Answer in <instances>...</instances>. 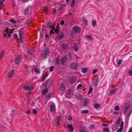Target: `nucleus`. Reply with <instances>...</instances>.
<instances>
[{
	"label": "nucleus",
	"instance_id": "13d9d810",
	"mask_svg": "<svg viewBox=\"0 0 132 132\" xmlns=\"http://www.w3.org/2000/svg\"><path fill=\"white\" fill-rule=\"evenodd\" d=\"M47 29V27L46 26H44L42 28V31H43L44 30H46Z\"/></svg>",
	"mask_w": 132,
	"mask_h": 132
},
{
	"label": "nucleus",
	"instance_id": "1a4fd4ad",
	"mask_svg": "<svg viewBox=\"0 0 132 132\" xmlns=\"http://www.w3.org/2000/svg\"><path fill=\"white\" fill-rule=\"evenodd\" d=\"M67 59V58L65 56L64 57L61 58V63L62 65H65V63L66 62Z\"/></svg>",
	"mask_w": 132,
	"mask_h": 132
},
{
	"label": "nucleus",
	"instance_id": "b1692460",
	"mask_svg": "<svg viewBox=\"0 0 132 132\" xmlns=\"http://www.w3.org/2000/svg\"><path fill=\"white\" fill-rule=\"evenodd\" d=\"M6 24V22L1 20L0 21V26H1V27H4V25H5Z\"/></svg>",
	"mask_w": 132,
	"mask_h": 132
},
{
	"label": "nucleus",
	"instance_id": "20e7f679",
	"mask_svg": "<svg viewBox=\"0 0 132 132\" xmlns=\"http://www.w3.org/2000/svg\"><path fill=\"white\" fill-rule=\"evenodd\" d=\"M79 67L78 64L76 63H72L70 65V68L73 69L77 70Z\"/></svg>",
	"mask_w": 132,
	"mask_h": 132
},
{
	"label": "nucleus",
	"instance_id": "c85d7f7f",
	"mask_svg": "<svg viewBox=\"0 0 132 132\" xmlns=\"http://www.w3.org/2000/svg\"><path fill=\"white\" fill-rule=\"evenodd\" d=\"M55 31L56 34H58L60 32V29L59 28H57L55 30Z\"/></svg>",
	"mask_w": 132,
	"mask_h": 132
},
{
	"label": "nucleus",
	"instance_id": "a18cd8bd",
	"mask_svg": "<svg viewBox=\"0 0 132 132\" xmlns=\"http://www.w3.org/2000/svg\"><path fill=\"white\" fill-rule=\"evenodd\" d=\"M123 129V128L120 127V128H119L117 130V132H121Z\"/></svg>",
	"mask_w": 132,
	"mask_h": 132
},
{
	"label": "nucleus",
	"instance_id": "f8f14e48",
	"mask_svg": "<svg viewBox=\"0 0 132 132\" xmlns=\"http://www.w3.org/2000/svg\"><path fill=\"white\" fill-rule=\"evenodd\" d=\"M75 95L76 98L78 100H81V98L82 97V96L81 95V94L77 92L75 93Z\"/></svg>",
	"mask_w": 132,
	"mask_h": 132
},
{
	"label": "nucleus",
	"instance_id": "338daca9",
	"mask_svg": "<svg viewBox=\"0 0 132 132\" xmlns=\"http://www.w3.org/2000/svg\"><path fill=\"white\" fill-rule=\"evenodd\" d=\"M14 39H17L18 38V36L16 34H15L14 35Z\"/></svg>",
	"mask_w": 132,
	"mask_h": 132
},
{
	"label": "nucleus",
	"instance_id": "052dcab7",
	"mask_svg": "<svg viewBox=\"0 0 132 132\" xmlns=\"http://www.w3.org/2000/svg\"><path fill=\"white\" fill-rule=\"evenodd\" d=\"M82 84H79L77 86V89H78L79 88H80V87H82Z\"/></svg>",
	"mask_w": 132,
	"mask_h": 132
},
{
	"label": "nucleus",
	"instance_id": "c03bdc74",
	"mask_svg": "<svg viewBox=\"0 0 132 132\" xmlns=\"http://www.w3.org/2000/svg\"><path fill=\"white\" fill-rule=\"evenodd\" d=\"M93 89L92 87H90L89 88V90L88 92V93L89 94H90L92 93V92Z\"/></svg>",
	"mask_w": 132,
	"mask_h": 132
},
{
	"label": "nucleus",
	"instance_id": "a19ab883",
	"mask_svg": "<svg viewBox=\"0 0 132 132\" xmlns=\"http://www.w3.org/2000/svg\"><path fill=\"white\" fill-rule=\"evenodd\" d=\"M4 129V127L0 124V131L2 132Z\"/></svg>",
	"mask_w": 132,
	"mask_h": 132
},
{
	"label": "nucleus",
	"instance_id": "c756f323",
	"mask_svg": "<svg viewBox=\"0 0 132 132\" xmlns=\"http://www.w3.org/2000/svg\"><path fill=\"white\" fill-rule=\"evenodd\" d=\"M52 95V94L51 93L49 94L48 95L46 96L45 97L46 99L47 100H48L51 97Z\"/></svg>",
	"mask_w": 132,
	"mask_h": 132
},
{
	"label": "nucleus",
	"instance_id": "39448f33",
	"mask_svg": "<svg viewBox=\"0 0 132 132\" xmlns=\"http://www.w3.org/2000/svg\"><path fill=\"white\" fill-rule=\"evenodd\" d=\"M65 96V97L67 98H70L72 96V94H71V90L70 89L68 90L66 93Z\"/></svg>",
	"mask_w": 132,
	"mask_h": 132
},
{
	"label": "nucleus",
	"instance_id": "6ab92c4d",
	"mask_svg": "<svg viewBox=\"0 0 132 132\" xmlns=\"http://www.w3.org/2000/svg\"><path fill=\"white\" fill-rule=\"evenodd\" d=\"M50 109L51 112H53L55 110V106L54 104H52L50 106Z\"/></svg>",
	"mask_w": 132,
	"mask_h": 132
},
{
	"label": "nucleus",
	"instance_id": "79ce46f5",
	"mask_svg": "<svg viewBox=\"0 0 132 132\" xmlns=\"http://www.w3.org/2000/svg\"><path fill=\"white\" fill-rule=\"evenodd\" d=\"M65 6V4H62L60 7L59 10L60 11H61L63 9V8H64Z\"/></svg>",
	"mask_w": 132,
	"mask_h": 132
},
{
	"label": "nucleus",
	"instance_id": "69168bd1",
	"mask_svg": "<svg viewBox=\"0 0 132 132\" xmlns=\"http://www.w3.org/2000/svg\"><path fill=\"white\" fill-rule=\"evenodd\" d=\"M124 124V122L123 121H122L121 122V125H120V127H121L123 128V126Z\"/></svg>",
	"mask_w": 132,
	"mask_h": 132
},
{
	"label": "nucleus",
	"instance_id": "37998d69",
	"mask_svg": "<svg viewBox=\"0 0 132 132\" xmlns=\"http://www.w3.org/2000/svg\"><path fill=\"white\" fill-rule=\"evenodd\" d=\"M33 113L34 114H36L37 113V111L36 109H34L33 110Z\"/></svg>",
	"mask_w": 132,
	"mask_h": 132
},
{
	"label": "nucleus",
	"instance_id": "e433bc0d",
	"mask_svg": "<svg viewBox=\"0 0 132 132\" xmlns=\"http://www.w3.org/2000/svg\"><path fill=\"white\" fill-rule=\"evenodd\" d=\"M86 37L90 40H93L92 36L91 35L89 36L87 35L86 36Z\"/></svg>",
	"mask_w": 132,
	"mask_h": 132
},
{
	"label": "nucleus",
	"instance_id": "473e14b6",
	"mask_svg": "<svg viewBox=\"0 0 132 132\" xmlns=\"http://www.w3.org/2000/svg\"><path fill=\"white\" fill-rule=\"evenodd\" d=\"M9 21L12 24H15L16 22L15 21L12 19H10Z\"/></svg>",
	"mask_w": 132,
	"mask_h": 132
},
{
	"label": "nucleus",
	"instance_id": "f03ea898",
	"mask_svg": "<svg viewBox=\"0 0 132 132\" xmlns=\"http://www.w3.org/2000/svg\"><path fill=\"white\" fill-rule=\"evenodd\" d=\"M80 29L77 26H74L72 28L71 32L73 33L78 34L81 31Z\"/></svg>",
	"mask_w": 132,
	"mask_h": 132
},
{
	"label": "nucleus",
	"instance_id": "5701e85b",
	"mask_svg": "<svg viewBox=\"0 0 132 132\" xmlns=\"http://www.w3.org/2000/svg\"><path fill=\"white\" fill-rule=\"evenodd\" d=\"M5 51L4 50H3L0 54V60H1L4 55Z\"/></svg>",
	"mask_w": 132,
	"mask_h": 132
},
{
	"label": "nucleus",
	"instance_id": "a211bd4d",
	"mask_svg": "<svg viewBox=\"0 0 132 132\" xmlns=\"http://www.w3.org/2000/svg\"><path fill=\"white\" fill-rule=\"evenodd\" d=\"M42 94L43 95H45L48 92V88L43 89L42 90Z\"/></svg>",
	"mask_w": 132,
	"mask_h": 132
},
{
	"label": "nucleus",
	"instance_id": "4468645a",
	"mask_svg": "<svg viewBox=\"0 0 132 132\" xmlns=\"http://www.w3.org/2000/svg\"><path fill=\"white\" fill-rule=\"evenodd\" d=\"M99 80L98 78H96L95 79V80L93 81V84L94 86L96 87L97 84L99 82Z\"/></svg>",
	"mask_w": 132,
	"mask_h": 132
},
{
	"label": "nucleus",
	"instance_id": "49530a36",
	"mask_svg": "<svg viewBox=\"0 0 132 132\" xmlns=\"http://www.w3.org/2000/svg\"><path fill=\"white\" fill-rule=\"evenodd\" d=\"M96 21L95 20H94L92 22V25L93 26H95L96 24Z\"/></svg>",
	"mask_w": 132,
	"mask_h": 132
},
{
	"label": "nucleus",
	"instance_id": "423d86ee",
	"mask_svg": "<svg viewBox=\"0 0 132 132\" xmlns=\"http://www.w3.org/2000/svg\"><path fill=\"white\" fill-rule=\"evenodd\" d=\"M22 58L21 55H19L15 59V63L17 65L19 64L20 62V60Z\"/></svg>",
	"mask_w": 132,
	"mask_h": 132
},
{
	"label": "nucleus",
	"instance_id": "72a5a7b5",
	"mask_svg": "<svg viewBox=\"0 0 132 132\" xmlns=\"http://www.w3.org/2000/svg\"><path fill=\"white\" fill-rule=\"evenodd\" d=\"M120 118H119L118 120L116 122L115 124L118 126L119 124L120 123Z\"/></svg>",
	"mask_w": 132,
	"mask_h": 132
},
{
	"label": "nucleus",
	"instance_id": "ddd939ff",
	"mask_svg": "<svg viewBox=\"0 0 132 132\" xmlns=\"http://www.w3.org/2000/svg\"><path fill=\"white\" fill-rule=\"evenodd\" d=\"M130 107V105L129 104H125L124 107V111L125 113H126L127 110Z\"/></svg>",
	"mask_w": 132,
	"mask_h": 132
},
{
	"label": "nucleus",
	"instance_id": "680f3d73",
	"mask_svg": "<svg viewBox=\"0 0 132 132\" xmlns=\"http://www.w3.org/2000/svg\"><path fill=\"white\" fill-rule=\"evenodd\" d=\"M46 78V77H45L44 76L43 77H42L41 81H44L45 80Z\"/></svg>",
	"mask_w": 132,
	"mask_h": 132
},
{
	"label": "nucleus",
	"instance_id": "09e8293b",
	"mask_svg": "<svg viewBox=\"0 0 132 132\" xmlns=\"http://www.w3.org/2000/svg\"><path fill=\"white\" fill-rule=\"evenodd\" d=\"M109 131V130L107 128H104L103 130L104 132H108Z\"/></svg>",
	"mask_w": 132,
	"mask_h": 132
},
{
	"label": "nucleus",
	"instance_id": "412c9836",
	"mask_svg": "<svg viewBox=\"0 0 132 132\" xmlns=\"http://www.w3.org/2000/svg\"><path fill=\"white\" fill-rule=\"evenodd\" d=\"M77 78L76 77H72L71 78V80L70 81V83L72 84L74 82L76 81Z\"/></svg>",
	"mask_w": 132,
	"mask_h": 132
},
{
	"label": "nucleus",
	"instance_id": "7c9ffc66",
	"mask_svg": "<svg viewBox=\"0 0 132 132\" xmlns=\"http://www.w3.org/2000/svg\"><path fill=\"white\" fill-rule=\"evenodd\" d=\"M60 64V60L58 57H57L56 58V64L59 65Z\"/></svg>",
	"mask_w": 132,
	"mask_h": 132
},
{
	"label": "nucleus",
	"instance_id": "bf43d9fd",
	"mask_svg": "<svg viewBox=\"0 0 132 132\" xmlns=\"http://www.w3.org/2000/svg\"><path fill=\"white\" fill-rule=\"evenodd\" d=\"M121 63V60H119L117 62L118 65H119Z\"/></svg>",
	"mask_w": 132,
	"mask_h": 132
},
{
	"label": "nucleus",
	"instance_id": "7ed1b4c3",
	"mask_svg": "<svg viewBox=\"0 0 132 132\" xmlns=\"http://www.w3.org/2000/svg\"><path fill=\"white\" fill-rule=\"evenodd\" d=\"M52 82L53 81L51 80V78H49L46 81L45 87H47L48 88L50 85L51 86L52 85Z\"/></svg>",
	"mask_w": 132,
	"mask_h": 132
},
{
	"label": "nucleus",
	"instance_id": "9d476101",
	"mask_svg": "<svg viewBox=\"0 0 132 132\" xmlns=\"http://www.w3.org/2000/svg\"><path fill=\"white\" fill-rule=\"evenodd\" d=\"M67 126L69 129V132H73L74 130V128L72 127V124H67Z\"/></svg>",
	"mask_w": 132,
	"mask_h": 132
},
{
	"label": "nucleus",
	"instance_id": "8fccbe9b",
	"mask_svg": "<svg viewBox=\"0 0 132 132\" xmlns=\"http://www.w3.org/2000/svg\"><path fill=\"white\" fill-rule=\"evenodd\" d=\"M98 70L97 69H95L94 70H93L92 72V74H94Z\"/></svg>",
	"mask_w": 132,
	"mask_h": 132
},
{
	"label": "nucleus",
	"instance_id": "de8ad7c7",
	"mask_svg": "<svg viewBox=\"0 0 132 132\" xmlns=\"http://www.w3.org/2000/svg\"><path fill=\"white\" fill-rule=\"evenodd\" d=\"M3 4V1L2 0H0V9H1V7Z\"/></svg>",
	"mask_w": 132,
	"mask_h": 132
},
{
	"label": "nucleus",
	"instance_id": "58836bf2",
	"mask_svg": "<svg viewBox=\"0 0 132 132\" xmlns=\"http://www.w3.org/2000/svg\"><path fill=\"white\" fill-rule=\"evenodd\" d=\"M89 112V111L87 110H82L81 111L82 114L87 113Z\"/></svg>",
	"mask_w": 132,
	"mask_h": 132
},
{
	"label": "nucleus",
	"instance_id": "4c0bfd02",
	"mask_svg": "<svg viewBox=\"0 0 132 132\" xmlns=\"http://www.w3.org/2000/svg\"><path fill=\"white\" fill-rule=\"evenodd\" d=\"M24 88L26 90H30L31 88L28 86H26L24 87Z\"/></svg>",
	"mask_w": 132,
	"mask_h": 132
},
{
	"label": "nucleus",
	"instance_id": "2f4dec72",
	"mask_svg": "<svg viewBox=\"0 0 132 132\" xmlns=\"http://www.w3.org/2000/svg\"><path fill=\"white\" fill-rule=\"evenodd\" d=\"M87 70V68H82V71L84 73H85L86 72Z\"/></svg>",
	"mask_w": 132,
	"mask_h": 132
},
{
	"label": "nucleus",
	"instance_id": "6e6552de",
	"mask_svg": "<svg viewBox=\"0 0 132 132\" xmlns=\"http://www.w3.org/2000/svg\"><path fill=\"white\" fill-rule=\"evenodd\" d=\"M64 36L63 33L62 32L59 34L57 35L56 38L57 39L60 40L63 38Z\"/></svg>",
	"mask_w": 132,
	"mask_h": 132
},
{
	"label": "nucleus",
	"instance_id": "603ef678",
	"mask_svg": "<svg viewBox=\"0 0 132 132\" xmlns=\"http://www.w3.org/2000/svg\"><path fill=\"white\" fill-rule=\"evenodd\" d=\"M25 113L27 114H29L31 113V111L30 110H27Z\"/></svg>",
	"mask_w": 132,
	"mask_h": 132
},
{
	"label": "nucleus",
	"instance_id": "0eeeda50",
	"mask_svg": "<svg viewBox=\"0 0 132 132\" xmlns=\"http://www.w3.org/2000/svg\"><path fill=\"white\" fill-rule=\"evenodd\" d=\"M15 73V71L14 70H11L9 72L8 75V77L9 78H11L14 76Z\"/></svg>",
	"mask_w": 132,
	"mask_h": 132
},
{
	"label": "nucleus",
	"instance_id": "cd10ccee",
	"mask_svg": "<svg viewBox=\"0 0 132 132\" xmlns=\"http://www.w3.org/2000/svg\"><path fill=\"white\" fill-rule=\"evenodd\" d=\"M34 70L36 73H40V70L37 68H35L34 69Z\"/></svg>",
	"mask_w": 132,
	"mask_h": 132
},
{
	"label": "nucleus",
	"instance_id": "aec40b11",
	"mask_svg": "<svg viewBox=\"0 0 132 132\" xmlns=\"http://www.w3.org/2000/svg\"><path fill=\"white\" fill-rule=\"evenodd\" d=\"M73 49L76 52H77L78 51V45L76 44H74L73 47Z\"/></svg>",
	"mask_w": 132,
	"mask_h": 132
},
{
	"label": "nucleus",
	"instance_id": "4be33fe9",
	"mask_svg": "<svg viewBox=\"0 0 132 132\" xmlns=\"http://www.w3.org/2000/svg\"><path fill=\"white\" fill-rule=\"evenodd\" d=\"M34 53V50H33L29 49L28 51V54L29 56L32 55Z\"/></svg>",
	"mask_w": 132,
	"mask_h": 132
},
{
	"label": "nucleus",
	"instance_id": "f257e3e1",
	"mask_svg": "<svg viewBox=\"0 0 132 132\" xmlns=\"http://www.w3.org/2000/svg\"><path fill=\"white\" fill-rule=\"evenodd\" d=\"M50 52L49 48H47L46 49L43 50L42 52V55L44 59L47 58Z\"/></svg>",
	"mask_w": 132,
	"mask_h": 132
},
{
	"label": "nucleus",
	"instance_id": "a878e982",
	"mask_svg": "<svg viewBox=\"0 0 132 132\" xmlns=\"http://www.w3.org/2000/svg\"><path fill=\"white\" fill-rule=\"evenodd\" d=\"M94 106L95 108L96 109H98L100 107V105L97 103H95L94 104Z\"/></svg>",
	"mask_w": 132,
	"mask_h": 132
},
{
	"label": "nucleus",
	"instance_id": "864d4df0",
	"mask_svg": "<svg viewBox=\"0 0 132 132\" xmlns=\"http://www.w3.org/2000/svg\"><path fill=\"white\" fill-rule=\"evenodd\" d=\"M90 129H92L95 128V126L94 125H92L90 126Z\"/></svg>",
	"mask_w": 132,
	"mask_h": 132
},
{
	"label": "nucleus",
	"instance_id": "bb28decb",
	"mask_svg": "<svg viewBox=\"0 0 132 132\" xmlns=\"http://www.w3.org/2000/svg\"><path fill=\"white\" fill-rule=\"evenodd\" d=\"M116 88H115L111 89L110 92V94L111 95L112 94H114L116 91Z\"/></svg>",
	"mask_w": 132,
	"mask_h": 132
},
{
	"label": "nucleus",
	"instance_id": "9b49d317",
	"mask_svg": "<svg viewBox=\"0 0 132 132\" xmlns=\"http://www.w3.org/2000/svg\"><path fill=\"white\" fill-rule=\"evenodd\" d=\"M31 10V8L30 7H27L24 10V14L25 15L28 14L30 12Z\"/></svg>",
	"mask_w": 132,
	"mask_h": 132
},
{
	"label": "nucleus",
	"instance_id": "393cba45",
	"mask_svg": "<svg viewBox=\"0 0 132 132\" xmlns=\"http://www.w3.org/2000/svg\"><path fill=\"white\" fill-rule=\"evenodd\" d=\"M13 31H9L7 30V35L8 37L10 38L11 37L10 34L13 33Z\"/></svg>",
	"mask_w": 132,
	"mask_h": 132
},
{
	"label": "nucleus",
	"instance_id": "4d7b16f0",
	"mask_svg": "<svg viewBox=\"0 0 132 132\" xmlns=\"http://www.w3.org/2000/svg\"><path fill=\"white\" fill-rule=\"evenodd\" d=\"M67 119L69 120H71L72 119V117L70 116H68L67 117Z\"/></svg>",
	"mask_w": 132,
	"mask_h": 132
},
{
	"label": "nucleus",
	"instance_id": "ea45409f",
	"mask_svg": "<svg viewBox=\"0 0 132 132\" xmlns=\"http://www.w3.org/2000/svg\"><path fill=\"white\" fill-rule=\"evenodd\" d=\"M19 37L20 39L22 40L23 38V34H19Z\"/></svg>",
	"mask_w": 132,
	"mask_h": 132
},
{
	"label": "nucleus",
	"instance_id": "dca6fc26",
	"mask_svg": "<svg viewBox=\"0 0 132 132\" xmlns=\"http://www.w3.org/2000/svg\"><path fill=\"white\" fill-rule=\"evenodd\" d=\"M68 47V45L67 44L63 43L62 45L61 49L62 50H65L67 49Z\"/></svg>",
	"mask_w": 132,
	"mask_h": 132
},
{
	"label": "nucleus",
	"instance_id": "2eb2a0df",
	"mask_svg": "<svg viewBox=\"0 0 132 132\" xmlns=\"http://www.w3.org/2000/svg\"><path fill=\"white\" fill-rule=\"evenodd\" d=\"M89 100L87 98H85L82 104V105L85 106H86L87 105L88 103Z\"/></svg>",
	"mask_w": 132,
	"mask_h": 132
},
{
	"label": "nucleus",
	"instance_id": "f704fd0d",
	"mask_svg": "<svg viewBox=\"0 0 132 132\" xmlns=\"http://www.w3.org/2000/svg\"><path fill=\"white\" fill-rule=\"evenodd\" d=\"M23 28H21L19 31V34H23Z\"/></svg>",
	"mask_w": 132,
	"mask_h": 132
},
{
	"label": "nucleus",
	"instance_id": "6e6d98bb",
	"mask_svg": "<svg viewBox=\"0 0 132 132\" xmlns=\"http://www.w3.org/2000/svg\"><path fill=\"white\" fill-rule=\"evenodd\" d=\"M119 108L118 106L117 105L116 106L115 108H114V110H119Z\"/></svg>",
	"mask_w": 132,
	"mask_h": 132
},
{
	"label": "nucleus",
	"instance_id": "c9c22d12",
	"mask_svg": "<svg viewBox=\"0 0 132 132\" xmlns=\"http://www.w3.org/2000/svg\"><path fill=\"white\" fill-rule=\"evenodd\" d=\"M75 0H72L71 3V7H73L74 6L75 3Z\"/></svg>",
	"mask_w": 132,
	"mask_h": 132
},
{
	"label": "nucleus",
	"instance_id": "5fc2aeb1",
	"mask_svg": "<svg viewBox=\"0 0 132 132\" xmlns=\"http://www.w3.org/2000/svg\"><path fill=\"white\" fill-rule=\"evenodd\" d=\"M54 68V66H51L50 68V71L51 72H52L53 71V69Z\"/></svg>",
	"mask_w": 132,
	"mask_h": 132
},
{
	"label": "nucleus",
	"instance_id": "3c124183",
	"mask_svg": "<svg viewBox=\"0 0 132 132\" xmlns=\"http://www.w3.org/2000/svg\"><path fill=\"white\" fill-rule=\"evenodd\" d=\"M60 88L61 90H63L64 89V85L62 84L61 85Z\"/></svg>",
	"mask_w": 132,
	"mask_h": 132
},
{
	"label": "nucleus",
	"instance_id": "f3484780",
	"mask_svg": "<svg viewBox=\"0 0 132 132\" xmlns=\"http://www.w3.org/2000/svg\"><path fill=\"white\" fill-rule=\"evenodd\" d=\"M54 23H48L47 24V26L50 28L52 29L53 27L54 29H55L54 27Z\"/></svg>",
	"mask_w": 132,
	"mask_h": 132
},
{
	"label": "nucleus",
	"instance_id": "774afa93",
	"mask_svg": "<svg viewBox=\"0 0 132 132\" xmlns=\"http://www.w3.org/2000/svg\"><path fill=\"white\" fill-rule=\"evenodd\" d=\"M129 74L131 76H132V70H130L129 71Z\"/></svg>",
	"mask_w": 132,
	"mask_h": 132
},
{
	"label": "nucleus",
	"instance_id": "e2e57ef3",
	"mask_svg": "<svg viewBox=\"0 0 132 132\" xmlns=\"http://www.w3.org/2000/svg\"><path fill=\"white\" fill-rule=\"evenodd\" d=\"M57 121H60L61 120V118L60 116H58L57 118Z\"/></svg>",
	"mask_w": 132,
	"mask_h": 132
},
{
	"label": "nucleus",
	"instance_id": "0e129e2a",
	"mask_svg": "<svg viewBox=\"0 0 132 132\" xmlns=\"http://www.w3.org/2000/svg\"><path fill=\"white\" fill-rule=\"evenodd\" d=\"M44 76L46 77H47L48 76V72L47 71H46L45 73Z\"/></svg>",
	"mask_w": 132,
	"mask_h": 132
}]
</instances>
